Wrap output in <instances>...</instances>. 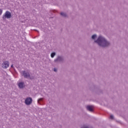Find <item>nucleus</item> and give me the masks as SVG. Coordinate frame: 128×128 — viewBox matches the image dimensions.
<instances>
[{
  "instance_id": "obj_1",
  "label": "nucleus",
  "mask_w": 128,
  "mask_h": 128,
  "mask_svg": "<svg viewBox=\"0 0 128 128\" xmlns=\"http://www.w3.org/2000/svg\"><path fill=\"white\" fill-rule=\"evenodd\" d=\"M97 39L96 40V38ZM91 38L94 40V42L100 48H110L111 46L110 42L104 36L100 35L98 37V35L94 34L92 35Z\"/></svg>"
},
{
  "instance_id": "obj_2",
  "label": "nucleus",
  "mask_w": 128,
  "mask_h": 128,
  "mask_svg": "<svg viewBox=\"0 0 128 128\" xmlns=\"http://www.w3.org/2000/svg\"><path fill=\"white\" fill-rule=\"evenodd\" d=\"M90 88V90H94V92H95L98 94H103L102 90H100V87L92 85V88Z\"/></svg>"
},
{
  "instance_id": "obj_3",
  "label": "nucleus",
  "mask_w": 128,
  "mask_h": 128,
  "mask_svg": "<svg viewBox=\"0 0 128 128\" xmlns=\"http://www.w3.org/2000/svg\"><path fill=\"white\" fill-rule=\"evenodd\" d=\"M54 62H60L64 64V57L62 56H58L57 58L54 60Z\"/></svg>"
},
{
  "instance_id": "obj_4",
  "label": "nucleus",
  "mask_w": 128,
  "mask_h": 128,
  "mask_svg": "<svg viewBox=\"0 0 128 128\" xmlns=\"http://www.w3.org/2000/svg\"><path fill=\"white\" fill-rule=\"evenodd\" d=\"M12 18V13L9 11H6L4 14L2 16V20H6V18Z\"/></svg>"
},
{
  "instance_id": "obj_5",
  "label": "nucleus",
  "mask_w": 128,
  "mask_h": 128,
  "mask_svg": "<svg viewBox=\"0 0 128 128\" xmlns=\"http://www.w3.org/2000/svg\"><path fill=\"white\" fill-rule=\"evenodd\" d=\"M32 102V98L28 97L26 98L24 103L26 106H30Z\"/></svg>"
},
{
  "instance_id": "obj_6",
  "label": "nucleus",
  "mask_w": 128,
  "mask_h": 128,
  "mask_svg": "<svg viewBox=\"0 0 128 128\" xmlns=\"http://www.w3.org/2000/svg\"><path fill=\"white\" fill-rule=\"evenodd\" d=\"M22 76H24V78H28V77L30 76V72H26V70L22 72Z\"/></svg>"
},
{
  "instance_id": "obj_7",
  "label": "nucleus",
  "mask_w": 128,
  "mask_h": 128,
  "mask_svg": "<svg viewBox=\"0 0 128 128\" xmlns=\"http://www.w3.org/2000/svg\"><path fill=\"white\" fill-rule=\"evenodd\" d=\"M2 66L3 68H8L10 66V62L8 61H5L2 64Z\"/></svg>"
},
{
  "instance_id": "obj_8",
  "label": "nucleus",
  "mask_w": 128,
  "mask_h": 128,
  "mask_svg": "<svg viewBox=\"0 0 128 128\" xmlns=\"http://www.w3.org/2000/svg\"><path fill=\"white\" fill-rule=\"evenodd\" d=\"M86 110H88V112H94V107L92 106L88 105L86 106Z\"/></svg>"
},
{
  "instance_id": "obj_9",
  "label": "nucleus",
  "mask_w": 128,
  "mask_h": 128,
  "mask_svg": "<svg viewBox=\"0 0 128 128\" xmlns=\"http://www.w3.org/2000/svg\"><path fill=\"white\" fill-rule=\"evenodd\" d=\"M18 86L20 88H24V82H20L18 84Z\"/></svg>"
},
{
  "instance_id": "obj_10",
  "label": "nucleus",
  "mask_w": 128,
  "mask_h": 128,
  "mask_svg": "<svg viewBox=\"0 0 128 128\" xmlns=\"http://www.w3.org/2000/svg\"><path fill=\"white\" fill-rule=\"evenodd\" d=\"M38 102L39 104H44V98H40L38 99Z\"/></svg>"
},
{
  "instance_id": "obj_11",
  "label": "nucleus",
  "mask_w": 128,
  "mask_h": 128,
  "mask_svg": "<svg viewBox=\"0 0 128 128\" xmlns=\"http://www.w3.org/2000/svg\"><path fill=\"white\" fill-rule=\"evenodd\" d=\"M60 16H62V18H68V14L66 13H64V12H60Z\"/></svg>"
},
{
  "instance_id": "obj_12",
  "label": "nucleus",
  "mask_w": 128,
  "mask_h": 128,
  "mask_svg": "<svg viewBox=\"0 0 128 128\" xmlns=\"http://www.w3.org/2000/svg\"><path fill=\"white\" fill-rule=\"evenodd\" d=\"M56 52H52V53H51V54H50L51 58H54V56H56Z\"/></svg>"
},
{
  "instance_id": "obj_13",
  "label": "nucleus",
  "mask_w": 128,
  "mask_h": 128,
  "mask_svg": "<svg viewBox=\"0 0 128 128\" xmlns=\"http://www.w3.org/2000/svg\"><path fill=\"white\" fill-rule=\"evenodd\" d=\"M28 78H30V80H34V76H30H30H29Z\"/></svg>"
},
{
  "instance_id": "obj_14",
  "label": "nucleus",
  "mask_w": 128,
  "mask_h": 128,
  "mask_svg": "<svg viewBox=\"0 0 128 128\" xmlns=\"http://www.w3.org/2000/svg\"><path fill=\"white\" fill-rule=\"evenodd\" d=\"M110 120H114V117L113 116V115H110Z\"/></svg>"
},
{
  "instance_id": "obj_15",
  "label": "nucleus",
  "mask_w": 128,
  "mask_h": 128,
  "mask_svg": "<svg viewBox=\"0 0 128 128\" xmlns=\"http://www.w3.org/2000/svg\"><path fill=\"white\" fill-rule=\"evenodd\" d=\"M2 10L0 8V16H2Z\"/></svg>"
},
{
  "instance_id": "obj_16",
  "label": "nucleus",
  "mask_w": 128,
  "mask_h": 128,
  "mask_svg": "<svg viewBox=\"0 0 128 128\" xmlns=\"http://www.w3.org/2000/svg\"><path fill=\"white\" fill-rule=\"evenodd\" d=\"M54 72H58V69H56V68H54Z\"/></svg>"
},
{
  "instance_id": "obj_17",
  "label": "nucleus",
  "mask_w": 128,
  "mask_h": 128,
  "mask_svg": "<svg viewBox=\"0 0 128 128\" xmlns=\"http://www.w3.org/2000/svg\"><path fill=\"white\" fill-rule=\"evenodd\" d=\"M11 68H14V65L13 64L11 65Z\"/></svg>"
},
{
  "instance_id": "obj_18",
  "label": "nucleus",
  "mask_w": 128,
  "mask_h": 128,
  "mask_svg": "<svg viewBox=\"0 0 128 128\" xmlns=\"http://www.w3.org/2000/svg\"><path fill=\"white\" fill-rule=\"evenodd\" d=\"M35 30V32H38V30Z\"/></svg>"
}]
</instances>
